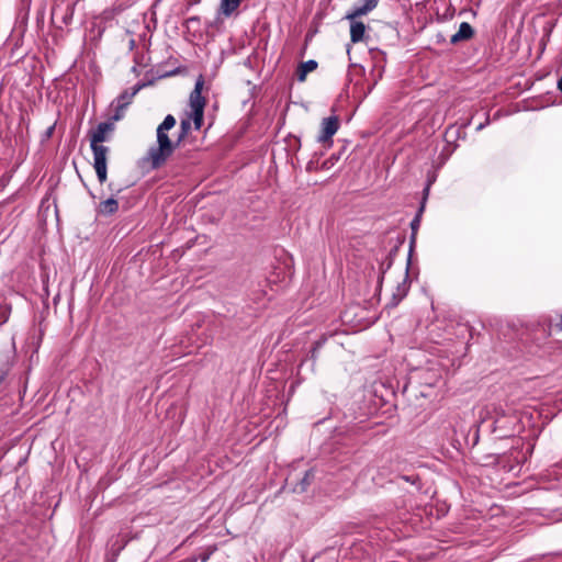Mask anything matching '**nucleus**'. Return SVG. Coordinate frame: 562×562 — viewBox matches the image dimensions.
<instances>
[{
  "mask_svg": "<svg viewBox=\"0 0 562 562\" xmlns=\"http://www.w3.org/2000/svg\"><path fill=\"white\" fill-rule=\"evenodd\" d=\"M177 124L176 117L168 114L162 123L157 127V146H153L148 149L147 156L144 160L150 162L153 170L160 168L166 164L168 158L173 154L175 149L180 145L178 139L172 142L168 135V132L172 130Z\"/></svg>",
  "mask_w": 562,
  "mask_h": 562,
  "instance_id": "f257e3e1",
  "label": "nucleus"
},
{
  "mask_svg": "<svg viewBox=\"0 0 562 562\" xmlns=\"http://www.w3.org/2000/svg\"><path fill=\"white\" fill-rule=\"evenodd\" d=\"M380 0H360V4H357L350 10L345 19L350 21V40L352 43H359L364 40L366 24L361 21H357V18L368 14L376 8Z\"/></svg>",
  "mask_w": 562,
  "mask_h": 562,
  "instance_id": "f03ea898",
  "label": "nucleus"
},
{
  "mask_svg": "<svg viewBox=\"0 0 562 562\" xmlns=\"http://www.w3.org/2000/svg\"><path fill=\"white\" fill-rule=\"evenodd\" d=\"M90 147L93 153V167L95 169L98 180L102 184L106 181L108 177L106 156L110 149L104 145L93 143H90Z\"/></svg>",
  "mask_w": 562,
  "mask_h": 562,
  "instance_id": "7ed1b4c3",
  "label": "nucleus"
},
{
  "mask_svg": "<svg viewBox=\"0 0 562 562\" xmlns=\"http://www.w3.org/2000/svg\"><path fill=\"white\" fill-rule=\"evenodd\" d=\"M339 128V119L336 115H331L323 119L321 123V133L317 137V142L331 145V137L336 134Z\"/></svg>",
  "mask_w": 562,
  "mask_h": 562,
  "instance_id": "20e7f679",
  "label": "nucleus"
},
{
  "mask_svg": "<svg viewBox=\"0 0 562 562\" xmlns=\"http://www.w3.org/2000/svg\"><path fill=\"white\" fill-rule=\"evenodd\" d=\"M429 187H430V182L424 189L423 201L420 203V206H419L415 217L411 222L412 234H411V237H409L408 258H412V254H413L415 245H416L417 232H418L419 226H420V220H422L423 212L425 210V203H426V200H427V196H428V193H429Z\"/></svg>",
  "mask_w": 562,
  "mask_h": 562,
  "instance_id": "39448f33",
  "label": "nucleus"
},
{
  "mask_svg": "<svg viewBox=\"0 0 562 562\" xmlns=\"http://www.w3.org/2000/svg\"><path fill=\"white\" fill-rule=\"evenodd\" d=\"M115 130L112 121L101 122L94 130L89 131L88 136L90 143L102 145L103 142L110 139V134Z\"/></svg>",
  "mask_w": 562,
  "mask_h": 562,
  "instance_id": "423d86ee",
  "label": "nucleus"
},
{
  "mask_svg": "<svg viewBox=\"0 0 562 562\" xmlns=\"http://www.w3.org/2000/svg\"><path fill=\"white\" fill-rule=\"evenodd\" d=\"M204 78L202 75L195 81L194 89L190 93L189 102L192 111L204 110L206 100L202 95Z\"/></svg>",
  "mask_w": 562,
  "mask_h": 562,
  "instance_id": "0eeeda50",
  "label": "nucleus"
},
{
  "mask_svg": "<svg viewBox=\"0 0 562 562\" xmlns=\"http://www.w3.org/2000/svg\"><path fill=\"white\" fill-rule=\"evenodd\" d=\"M411 259L412 258H407L405 278L403 279L402 282H400L397 284L395 292H393V294H392L391 302L386 306H390V307L397 306L398 303L407 295V293L409 291V284H411L409 280H408Z\"/></svg>",
  "mask_w": 562,
  "mask_h": 562,
  "instance_id": "6e6552de",
  "label": "nucleus"
},
{
  "mask_svg": "<svg viewBox=\"0 0 562 562\" xmlns=\"http://www.w3.org/2000/svg\"><path fill=\"white\" fill-rule=\"evenodd\" d=\"M153 81L148 82H137L131 90H124L115 100L112 101L111 105L114 103L124 104L126 108L132 103L133 98L145 87L151 85Z\"/></svg>",
  "mask_w": 562,
  "mask_h": 562,
  "instance_id": "1a4fd4ad",
  "label": "nucleus"
},
{
  "mask_svg": "<svg viewBox=\"0 0 562 562\" xmlns=\"http://www.w3.org/2000/svg\"><path fill=\"white\" fill-rule=\"evenodd\" d=\"M474 29L468 22H462L458 32L451 36L450 43L456 45L461 42L469 41L474 36Z\"/></svg>",
  "mask_w": 562,
  "mask_h": 562,
  "instance_id": "9d476101",
  "label": "nucleus"
},
{
  "mask_svg": "<svg viewBox=\"0 0 562 562\" xmlns=\"http://www.w3.org/2000/svg\"><path fill=\"white\" fill-rule=\"evenodd\" d=\"M318 64L314 59H310L307 61L301 63L296 70V78L300 82L305 81L308 72L314 71L317 68Z\"/></svg>",
  "mask_w": 562,
  "mask_h": 562,
  "instance_id": "9b49d317",
  "label": "nucleus"
},
{
  "mask_svg": "<svg viewBox=\"0 0 562 562\" xmlns=\"http://www.w3.org/2000/svg\"><path fill=\"white\" fill-rule=\"evenodd\" d=\"M119 210V202L114 198L102 201L99 205V213L102 215H112Z\"/></svg>",
  "mask_w": 562,
  "mask_h": 562,
  "instance_id": "f8f14e48",
  "label": "nucleus"
},
{
  "mask_svg": "<svg viewBox=\"0 0 562 562\" xmlns=\"http://www.w3.org/2000/svg\"><path fill=\"white\" fill-rule=\"evenodd\" d=\"M241 0H222L221 11L224 15L229 16L239 7Z\"/></svg>",
  "mask_w": 562,
  "mask_h": 562,
  "instance_id": "ddd939ff",
  "label": "nucleus"
},
{
  "mask_svg": "<svg viewBox=\"0 0 562 562\" xmlns=\"http://www.w3.org/2000/svg\"><path fill=\"white\" fill-rule=\"evenodd\" d=\"M191 128H192V125L190 122V117L181 120L180 132L177 137L179 144L189 135Z\"/></svg>",
  "mask_w": 562,
  "mask_h": 562,
  "instance_id": "4468645a",
  "label": "nucleus"
},
{
  "mask_svg": "<svg viewBox=\"0 0 562 562\" xmlns=\"http://www.w3.org/2000/svg\"><path fill=\"white\" fill-rule=\"evenodd\" d=\"M326 340H327L326 337H321L318 340H316L313 344V347L310 351V359L312 360L313 366H315L317 358H318L319 350L325 345Z\"/></svg>",
  "mask_w": 562,
  "mask_h": 562,
  "instance_id": "2eb2a0df",
  "label": "nucleus"
},
{
  "mask_svg": "<svg viewBox=\"0 0 562 562\" xmlns=\"http://www.w3.org/2000/svg\"><path fill=\"white\" fill-rule=\"evenodd\" d=\"M188 117L190 122L193 121L194 130L199 131L203 125L204 110L192 111Z\"/></svg>",
  "mask_w": 562,
  "mask_h": 562,
  "instance_id": "dca6fc26",
  "label": "nucleus"
},
{
  "mask_svg": "<svg viewBox=\"0 0 562 562\" xmlns=\"http://www.w3.org/2000/svg\"><path fill=\"white\" fill-rule=\"evenodd\" d=\"M314 479V472L312 470H307L305 473H304V476L302 477V480L300 481V492H305L307 486H310V484L312 483Z\"/></svg>",
  "mask_w": 562,
  "mask_h": 562,
  "instance_id": "f3484780",
  "label": "nucleus"
},
{
  "mask_svg": "<svg viewBox=\"0 0 562 562\" xmlns=\"http://www.w3.org/2000/svg\"><path fill=\"white\" fill-rule=\"evenodd\" d=\"M114 114L111 116L109 121H112L113 123L116 121H120L124 116V111L126 106L124 104L114 103Z\"/></svg>",
  "mask_w": 562,
  "mask_h": 562,
  "instance_id": "a211bd4d",
  "label": "nucleus"
},
{
  "mask_svg": "<svg viewBox=\"0 0 562 562\" xmlns=\"http://www.w3.org/2000/svg\"><path fill=\"white\" fill-rule=\"evenodd\" d=\"M393 265V261H392V258H386L385 261L382 262L381 265V274H380V278H379V283H382L383 281V278H384V273L386 272V270H389Z\"/></svg>",
  "mask_w": 562,
  "mask_h": 562,
  "instance_id": "6ab92c4d",
  "label": "nucleus"
},
{
  "mask_svg": "<svg viewBox=\"0 0 562 562\" xmlns=\"http://www.w3.org/2000/svg\"><path fill=\"white\" fill-rule=\"evenodd\" d=\"M340 158V153L338 155L333 154L327 160L323 162V168L328 169L331 167L336 161H338Z\"/></svg>",
  "mask_w": 562,
  "mask_h": 562,
  "instance_id": "aec40b11",
  "label": "nucleus"
},
{
  "mask_svg": "<svg viewBox=\"0 0 562 562\" xmlns=\"http://www.w3.org/2000/svg\"><path fill=\"white\" fill-rule=\"evenodd\" d=\"M400 477L411 484H416L419 481L418 475H401Z\"/></svg>",
  "mask_w": 562,
  "mask_h": 562,
  "instance_id": "412c9836",
  "label": "nucleus"
},
{
  "mask_svg": "<svg viewBox=\"0 0 562 562\" xmlns=\"http://www.w3.org/2000/svg\"><path fill=\"white\" fill-rule=\"evenodd\" d=\"M8 374H9V368H0V386L7 380Z\"/></svg>",
  "mask_w": 562,
  "mask_h": 562,
  "instance_id": "4be33fe9",
  "label": "nucleus"
},
{
  "mask_svg": "<svg viewBox=\"0 0 562 562\" xmlns=\"http://www.w3.org/2000/svg\"><path fill=\"white\" fill-rule=\"evenodd\" d=\"M10 307L4 306L2 311V323L7 322L9 318Z\"/></svg>",
  "mask_w": 562,
  "mask_h": 562,
  "instance_id": "5701e85b",
  "label": "nucleus"
},
{
  "mask_svg": "<svg viewBox=\"0 0 562 562\" xmlns=\"http://www.w3.org/2000/svg\"><path fill=\"white\" fill-rule=\"evenodd\" d=\"M487 458L492 459V460L488 462V464H492V463H493V464H496V463H498V462H499V456H498V454H491V456H488Z\"/></svg>",
  "mask_w": 562,
  "mask_h": 562,
  "instance_id": "b1692460",
  "label": "nucleus"
},
{
  "mask_svg": "<svg viewBox=\"0 0 562 562\" xmlns=\"http://www.w3.org/2000/svg\"><path fill=\"white\" fill-rule=\"evenodd\" d=\"M397 250H398V247H397V246H395L394 248H392V249L390 250V252H389V255H387V257H386V258H392V260H393V259H394V257L396 256Z\"/></svg>",
  "mask_w": 562,
  "mask_h": 562,
  "instance_id": "393cba45",
  "label": "nucleus"
},
{
  "mask_svg": "<svg viewBox=\"0 0 562 562\" xmlns=\"http://www.w3.org/2000/svg\"><path fill=\"white\" fill-rule=\"evenodd\" d=\"M200 21V18L199 16H191L187 20V23H193V22H199Z\"/></svg>",
  "mask_w": 562,
  "mask_h": 562,
  "instance_id": "a878e982",
  "label": "nucleus"
},
{
  "mask_svg": "<svg viewBox=\"0 0 562 562\" xmlns=\"http://www.w3.org/2000/svg\"><path fill=\"white\" fill-rule=\"evenodd\" d=\"M71 16H72V13H70V14H69V16H68V15H66V16L64 18V22H65V24H68V21L71 19Z\"/></svg>",
  "mask_w": 562,
  "mask_h": 562,
  "instance_id": "bb28decb",
  "label": "nucleus"
},
{
  "mask_svg": "<svg viewBox=\"0 0 562 562\" xmlns=\"http://www.w3.org/2000/svg\"><path fill=\"white\" fill-rule=\"evenodd\" d=\"M558 89L562 92V77L558 81Z\"/></svg>",
  "mask_w": 562,
  "mask_h": 562,
  "instance_id": "cd10ccee",
  "label": "nucleus"
},
{
  "mask_svg": "<svg viewBox=\"0 0 562 562\" xmlns=\"http://www.w3.org/2000/svg\"><path fill=\"white\" fill-rule=\"evenodd\" d=\"M557 327H559V329L562 330V315L560 316V323L557 324Z\"/></svg>",
  "mask_w": 562,
  "mask_h": 562,
  "instance_id": "c85d7f7f",
  "label": "nucleus"
},
{
  "mask_svg": "<svg viewBox=\"0 0 562 562\" xmlns=\"http://www.w3.org/2000/svg\"><path fill=\"white\" fill-rule=\"evenodd\" d=\"M485 124H486V123H481V124L476 127V130H477V131H481V130L485 126Z\"/></svg>",
  "mask_w": 562,
  "mask_h": 562,
  "instance_id": "c756f323",
  "label": "nucleus"
},
{
  "mask_svg": "<svg viewBox=\"0 0 562 562\" xmlns=\"http://www.w3.org/2000/svg\"><path fill=\"white\" fill-rule=\"evenodd\" d=\"M294 139H295V143L297 144V147H300V146H301V140H300V138L294 137Z\"/></svg>",
  "mask_w": 562,
  "mask_h": 562,
  "instance_id": "7c9ffc66",
  "label": "nucleus"
},
{
  "mask_svg": "<svg viewBox=\"0 0 562 562\" xmlns=\"http://www.w3.org/2000/svg\"><path fill=\"white\" fill-rule=\"evenodd\" d=\"M311 165H312V162H310V164H308V166H307V170L313 169V166H311Z\"/></svg>",
  "mask_w": 562,
  "mask_h": 562,
  "instance_id": "2f4dec72",
  "label": "nucleus"
},
{
  "mask_svg": "<svg viewBox=\"0 0 562 562\" xmlns=\"http://www.w3.org/2000/svg\"><path fill=\"white\" fill-rule=\"evenodd\" d=\"M311 165H312V162H310V164H308V166H307V170L313 169V166H311Z\"/></svg>",
  "mask_w": 562,
  "mask_h": 562,
  "instance_id": "473e14b6",
  "label": "nucleus"
}]
</instances>
